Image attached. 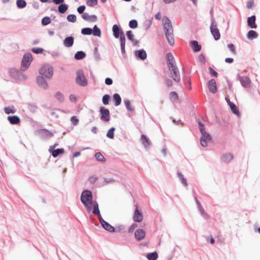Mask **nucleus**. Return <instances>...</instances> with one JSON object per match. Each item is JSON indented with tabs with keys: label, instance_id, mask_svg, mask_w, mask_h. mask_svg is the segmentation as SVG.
<instances>
[{
	"label": "nucleus",
	"instance_id": "1",
	"mask_svg": "<svg viewBox=\"0 0 260 260\" xmlns=\"http://www.w3.org/2000/svg\"><path fill=\"white\" fill-rule=\"evenodd\" d=\"M80 200L88 213L92 210V214L98 216L101 224L105 221L101 214L98 203L93 200L92 193L90 190L84 189L81 194Z\"/></svg>",
	"mask_w": 260,
	"mask_h": 260
},
{
	"label": "nucleus",
	"instance_id": "2",
	"mask_svg": "<svg viewBox=\"0 0 260 260\" xmlns=\"http://www.w3.org/2000/svg\"><path fill=\"white\" fill-rule=\"evenodd\" d=\"M164 31L169 44L173 46L175 40L173 34V26L170 20L167 17H164L162 19Z\"/></svg>",
	"mask_w": 260,
	"mask_h": 260
},
{
	"label": "nucleus",
	"instance_id": "3",
	"mask_svg": "<svg viewBox=\"0 0 260 260\" xmlns=\"http://www.w3.org/2000/svg\"><path fill=\"white\" fill-rule=\"evenodd\" d=\"M198 124L202 134V137L200 138L201 145L204 147H206L208 146L207 142L212 140L211 137L208 133L206 132L205 126L201 121L198 122Z\"/></svg>",
	"mask_w": 260,
	"mask_h": 260
},
{
	"label": "nucleus",
	"instance_id": "4",
	"mask_svg": "<svg viewBox=\"0 0 260 260\" xmlns=\"http://www.w3.org/2000/svg\"><path fill=\"white\" fill-rule=\"evenodd\" d=\"M32 59L33 57L31 53H24L21 60V70L23 71L27 70L29 67Z\"/></svg>",
	"mask_w": 260,
	"mask_h": 260
},
{
	"label": "nucleus",
	"instance_id": "5",
	"mask_svg": "<svg viewBox=\"0 0 260 260\" xmlns=\"http://www.w3.org/2000/svg\"><path fill=\"white\" fill-rule=\"evenodd\" d=\"M75 81L78 85L81 86L85 87L87 85L88 81L83 70L80 69L76 71Z\"/></svg>",
	"mask_w": 260,
	"mask_h": 260
},
{
	"label": "nucleus",
	"instance_id": "6",
	"mask_svg": "<svg viewBox=\"0 0 260 260\" xmlns=\"http://www.w3.org/2000/svg\"><path fill=\"white\" fill-rule=\"evenodd\" d=\"M39 73L46 78L51 79L53 74V68L50 64H46L39 70Z\"/></svg>",
	"mask_w": 260,
	"mask_h": 260
},
{
	"label": "nucleus",
	"instance_id": "7",
	"mask_svg": "<svg viewBox=\"0 0 260 260\" xmlns=\"http://www.w3.org/2000/svg\"><path fill=\"white\" fill-rule=\"evenodd\" d=\"M170 71L171 75L173 79L177 82H179L181 80L180 73L178 68L176 65L171 64L168 67Z\"/></svg>",
	"mask_w": 260,
	"mask_h": 260
},
{
	"label": "nucleus",
	"instance_id": "8",
	"mask_svg": "<svg viewBox=\"0 0 260 260\" xmlns=\"http://www.w3.org/2000/svg\"><path fill=\"white\" fill-rule=\"evenodd\" d=\"M100 113L101 120L105 122H108L110 120V112L108 109L102 106L100 108Z\"/></svg>",
	"mask_w": 260,
	"mask_h": 260
},
{
	"label": "nucleus",
	"instance_id": "9",
	"mask_svg": "<svg viewBox=\"0 0 260 260\" xmlns=\"http://www.w3.org/2000/svg\"><path fill=\"white\" fill-rule=\"evenodd\" d=\"M210 28L211 32L213 36L214 39L215 40H218L220 38V35L219 30L217 28L216 23L214 20H212Z\"/></svg>",
	"mask_w": 260,
	"mask_h": 260
},
{
	"label": "nucleus",
	"instance_id": "10",
	"mask_svg": "<svg viewBox=\"0 0 260 260\" xmlns=\"http://www.w3.org/2000/svg\"><path fill=\"white\" fill-rule=\"evenodd\" d=\"M238 79L240 82L241 85L247 88L249 87L250 84V80L247 76H240L237 77Z\"/></svg>",
	"mask_w": 260,
	"mask_h": 260
},
{
	"label": "nucleus",
	"instance_id": "11",
	"mask_svg": "<svg viewBox=\"0 0 260 260\" xmlns=\"http://www.w3.org/2000/svg\"><path fill=\"white\" fill-rule=\"evenodd\" d=\"M37 83L40 87L43 89H47L48 85L47 82L45 78L41 76H39L37 77Z\"/></svg>",
	"mask_w": 260,
	"mask_h": 260
},
{
	"label": "nucleus",
	"instance_id": "12",
	"mask_svg": "<svg viewBox=\"0 0 260 260\" xmlns=\"http://www.w3.org/2000/svg\"><path fill=\"white\" fill-rule=\"evenodd\" d=\"M38 133L41 138L44 139L50 138L53 136L52 132L45 128L40 129Z\"/></svg>",
	"mask_w": 260,
	"mask_h": 260
},
{
	"label": "nucleus",
	"instance_id": "13",
	"mask_svg": "<svg viewBox=\"0 0 260 260\" xmlns=\"http://www.w3.org/2000/svg\"><path fill=\"white\" fill-rule=\"evenodd\" d=\"M143 215L142 212H140L138 206H137L134 212L133 219L135 222H140L143 220Z\"/></svg>",
	"mask_w": 260,
	"mask_h": 260
},
{
	"label": "nucleus",
	"instance_id": "14",
	"mask_svg": "<svg viewBox=\"0 0 260 260\" xmlns=\"http://www.w3.org/2000/svg\"><path fill=\"white\" fill-rule=\"evenodd\" d=\"M74 43V37L71 36L67 37L63 41V45L68 48H70L73 46Z\"/></svg>",
	"mask_w": 260,
	"mask_h": 260
},
{
	"label": "nucleus",
	"instance_id": "15",
	"mask_svg": "<svg viewBox=\"0 0 260 260\" xmlns=\"http://www.w3.org/2000/svg\"><path fill=\"white\" fill-rule=\"evenodd\" d=\"M146 235L145 232L143 229H138L135 231V236L137 241L143 240Z\"/></svg>",
	"mask_w": 260,
	"mask_h": 260
},
{
	"label": "nucleus",
	"instance_id": "16",
	"mask_svg": "<svg viewBox=\"0 0 260 260\" xmlns=\"http://www.w3.org/2000/svg\"><path fill=\"white\" fill-rule=\"evenodd\" d=\"M9 74L10 76L14 79H20V75H21V72L15 68H12L9 70Z\"/></svg>",
	"mask_w": 260,
	"mask_h": 260
},
{
	"label": "nucleus",
	"instance_id": "17",
	"mask_svg": "<svg viewBox=\"0 0 260 260\" xmlns=\"http://www.w3.org/2000/svg\"><path fill=\"white\" fill-rule=\"evenodd\" d=\"M208 87L209 91L211 93H215L217 91V87L215 80L213 79L210 80L208 83Z\"/></svg>",
	"mask_w": 260,
	"mask_h": 260
},
{
	"label": "nucleus",
	"instance_id": "18",
	"mask_svg": "<svg viewBox=\"0 0 260 260\" xmlns=\"http://www.w3.org/2000/svg\"><path fill=\"white\" fill-rule=\"evenodd\" d=\"M234 158V155L231 153H226L221 156V160L224 163H229Z\"/></svg>",
	"mask_w": 260,
	"mask_h": 260
},
{
	"label": "nucleus",
	"instance_id": "19",
	"mask_svg": "<svg viewBox=\"0 0 260 260\" xmlns=\"http://www.w3.org/2000/svg\"><path fill=\"white\" fill-rule=\"evenodd\" d=\"M141 142L145 148L147 149L150 147L151 145V142L144 134L141 136Z\"/></svg>",
	"mask_w": 260,
	"mask_h": 260
},
{
	"label": "nucleus",
	"instance_id": "20",
	"mask_svg": "<svg viewBox=\"0 0 260 260\" xmlns=\"http://www.w3.org/2000/svg\"><path fill=\"white\" fill-rule=\"evenodd\" d=\"M7 119L11 124L16 125L20 122V118L17 115L9 116Z\"/></svg>",
	"mask_w": 260,
	"mask_h": 260
},
{
	"label": "nucleus",
	"instance_id": "21",
	"mask_svg": "<svg viewBox=\"0 0 260 260\" xmlns=\"http://www.w3.org/2000/svg\"><path fill=\"white\" fill-rule=\"evenodd\" d=\"M256 17L252 15L247 18V25L251 28H256L257 25L255 24Z\"/></svg>",
	"mask_w": 260,
	"mask_h": 260
},
{
	"label": "nucleus",
	"instance_id": "22",
	"mask_svg": "<svg viewBox=\"0 0 260 260\" xmlns=\"http://www.w3.org/2000/svg\"><path fill=\"white\" fill-rule=\"evenodd\" d=\"M135 54L137 57L141 59V60H144L147 57V53L144 49L136 51L135 52Z\"/></svg>",
	"mask_w": 260,
	"mask_h": 260
},
{
	"label": "nucleus",
	"instance_id": "23",
	"mask_svg": "<svg viewBox=\"0 0 260 260\" xmlns=\"http://www.w3.org/2000/svg\"><path fill=\"white\" fill-rule=\"evenodd\" d=\"M189 44L194 52H199L201 50V46L199 44L198 41H191Z\"/></svg>",
	"mask_w": 260,
	"mask_h": 260
},
{
	"label": "nucleus",
	"instance_id": "24",
	"mask_svg": "<svg viewBox=\"0 0 260 260\" xmlns=\"http://www.w3.org/2000/svg\"><path fill=\"white\" fill-rule=\"evenodd\" d=\"M52 156L54 158L57 157L60 154H62L64 152V149L62 148L54 149L52 151H49Z\"/></svg>",
	"mask_w": 260,
	"mask_h": 260
},
{
	"label": "nucleus",
	"instance_id": "25",
	"mask_svg": "<svg viewBox=\"0 0 260 260\" xmlns=\"http://www.w3.org/2000/svg\"><path fill=\"white\" fill-rule=\"evenodd\" d=\"M69 5L66 3H62L58 6V11L60 14H64L68 10Z\"/></svg>",
	"mask_w": 260,
	"mask_h": 260
},
{
	"label": "nucleus",
	"instance_id": "26",
	"mask_svg": "<svg viewBox=\"0 0 260 260\" xmlns=\"http://www.w3.org/2000/svg\"><path fill=\"white\" fill-rule=\"evenodd\" d=\"M102 226L106 231L111 232L113 233L114 232V226H112L110 223H109L108 222L105 221L102 224Z\"/></svg>",
	"mask_w": 260,
	"mask_h": 260
},
{
	"label": "nucleus",
	"instance_id": "27",
	"mask_svg": "<svg viewBox=\"0 0 260 260\" xmlns=\"http://www.w3.org/2000/svg\"><path fill=\"white\" fill-rule=\"evenodd\" d=\"M86 57V53L83 51H78L74 55V58L76 60H81Z\"/></svg>",
	"mask_w": 260,
	"mask_h": 260
},
{
	"label": "nucleus",
	"instance_id": "28",
	"mask_svg": "<svg viewBox=\"0 0 260 260\" xmlns=\"http://www.w3.org/2000/svg\"><path fill=\"white\" fill-rule=\"evenodd\" d=\"M258 37V34L254 30H250L247 34V38L249 40H253Z\"/></svg>",
	"mask_w": 260,
	"mask_h": 260
},
{
	"label": "nucleus",
	"instance_id": "29",
	"mask_svg": "<svg viewBox=\"0 0 260 260\" xmlns=\"http://www.w3.org/2000/svg\"><path fill=\"white\" fill-rule=\"evenodd\" d=\"M16 3L17 7L20 9L25 8L27 5L25 0H16Z\"/></svg>",
	"mask_w": 260,
	"mask_h": 260
},
{
	"label": "nucleus",
	"instance_id": "30",
	"mask_svg": "<svg viewBox=\"0 0 260 260\" xmlns=\"http://www.w3.org/2000/svg\"><path fill=\"white\" fill-rule=\"evenodd\" d=\"M148 260H156L158 258V254L156 251L148 253L146 255Z\"/></svg>",
	"mask_w": 260,
	"mask_h": 260
},
{
	"label": "nucleus",
	"instance_id": "31",
	"mask_svg": "<svg viewBox=\"0 0 260 260\" xmlns=\"http://www.w3.org/2000/svg\"><path fill=\"white\" fill-rule=\"evenodd\" d=\"M94 157L96 160L98 161L105 162L106 161V158L100 152H96L94 154Z\"/></svg>",
	"mask_w": 260,
	"mask_h": 260
},
{
	"label": "nucleus",
	"instance_id": "32",
	"mask_svg": "<svg viewBox=\"0 0 260 260\" xmlns=\"http://www.w3.org/2000/svg\"><path fill=\"white\" fill-rule=\"evenodd\" d=\"M93 33L92 34L94 36L100 37L101 36V30L100 28H99L96 25H94L93 28Z\"/></svg>",
	"mask_w": 260,
	"mask_h": 260
},
{
	"label": "nucleus",
	"instance_id": "33",
	"mask_svg": "<svg viewBox=\"0 0 260 260\" xmlns=\"http://www.w3.org/2000/svg\"><path fill=\"white\" fill-rule=\"evenodd\" d=\"M81 32L83 35H90L93 33V29L90 27H84L82 28Z\"/></svg>",
	"mask_w": 260,
	"mask_h": 260
},
{
	"label": "nucleus",
	"instance_id": "34",
	"mask_svg": "<svg viewBox=\"0 0 260 260\" xmlns=\"http://www.w3.org/2000/svg\"><path fill=\"white\" fill-rule=\"evenodd\" d=\"M4 111L7 114H14L16 112V110L14 106H9L5 107Z\"/></svg>",
	"mask_w": 260,
	"mask_h": 260
},
{
	"label": "nucleus",
	"instance_id": "35",
	"mask_svg": "<svg viewBox=\"0 0 260 260\" xmlns=\"http://www.w3.org/2000/svg\"><path fill=\"white\" fill-rule=\"evenodd\" d=\"M122 31L121 29L119 27L118 25L117 24H115L114 25V36L116 38H118L120 37L121 34L120 32Z\"/></svg>",
	"mask_w": 260,
	"mask_h": 260
},
{
	"label": "nucleus",
	"instance_id": "36",
	"mask_svg": "<svg viewBox=\"0 0 260 260\" xmlns=\"http://www.w3.org/2000/svg\"><path fill=\"white\" fill-rule=\"evenodd\" d=\"M27 107L29 111L31 113H35L36 112L38 107L37 106L33 103H28L27 104Z\"/></svg>",
	"mask_w": 260,
	"mask_h": 260
},
{
	"label": "nucleus",
	"instance_id": "37",
	"mask_svg": "<svg viewBox=\"0 0 260 260\" xmlns=\"http://www.w3.org/2000/svg\"><path fill=\"white\" fill-rule=\"evenodd\" d=\"M51 22V19L49 16L44 17L41 20V23L43 26H46L49 24Z\"/></svg>",
	"mask_w": 260,
	"mask_h": 260
},
{
	"label": "nucleus",
	"instance_id": "38",
	"mask_svg": "<svg viewBox=\"0 0 260 260\" xmlns=\"http://www.w3.org/2000/svg\"><path fill=\"white\" fill-rule=\"evenodd\" d=\"M177 176L179 178L180 181L185 186H187V183L186 179L184 177L183 175L182 174V173L180 172H177Z\"/></svg>",
	"mask_w": 260,
	"mask_h": 260
},
{
	"label": "nucleus",
	"instance_id": "39",
	"mask_svg": "<svg viewBox=\"0 0 260 260\" xmlns=\"http://www.w3.org/2000/svg\"><path fill=\"white\" fill-rule=\"evenodd\" d=\"M198 208L199 211H200L201 215L206 219L209 218L208 214L206 212L204 208L202 207V205H200L198 206Z\"/></svg>",
	"mask_w": 260,
	"mask_h": 260
},
{
	"label": "nucleus",
	"instance_id": "40",
	"mask_svg": "<svg viewBox=\"0 0 260 260\" xmlns=\"http://www.w3.org/2000/svg\"><path fill=\"white\" fill-rule=\"evenodd\" d=\"M167 60L168 61V67H170L171 64L175 65L174 64V58L171 53H169L167 54Z\"/></svg>",
	"mask_w": 260,
	"mask_h": 260
},
{
	"label": "nucleus",
	"instance_id": "41",
	"mask_svg": "<svg viewBox=\"0 0 260 260\" xmlns=\"http://www.w3.org/2000/svg\"><path fill=\"white\" fill-rule=\"evenodd\" d=\"M230 105V108L231 109V111H232V112L237 115L238 116H240V112L238 110V109H237V107H236V106L235 105V104H231Z\"/></svg>",
	"mask_w": 260,
	"mask_h": 260
},
{
	"label": "nucleus",
	"instance_id": "42",
	"mask_svg": "<svg viewBox=\"0 0 260 260\" xmlns=\"http://www.w3.org/2000/svg\"><path fill=\"white\" fill-rule=\"evenodd\" d=\"M54 97L60 102H63L64 101V96L63 94L60 91H57L54 95Z\"/></svg>",
	"mask_w": 260,
	"mask_h": 260
},
{
	"label": "nucleus",
	"instance_id": "43",
	"mask_svg": "<svg viewBox=\"0 0 260 260\" xmlns=\"http://www.w3.org/2000/svg\"><path fill=\"white\" fill-rule=\"evenodd\" d=\"M93 56L95 61H99L101 59L100 54L98 52V47H95L93 51Z\"/></svg>",
	"mask_w": 260,
	"mask_h": 260
},
{
	"label": "nucleus",
	"instance_id": "44",
	"mask_svg": "<svg viewBox=\"0 0 260 260\" xmlns=\"http://www.w3.org/2000/svg\"><path fill=\"white\" fill-rule=\"evenodd\" d=\"M170 99L171 101L175 102L178 100V95L176 92L172 91L170 93Z\"/></svg>",
	"mask_w": 260,
	"mask_h": 260
},
{
	"label": "nucleus",
	"instance_id": "45",
	"mask_svg": "<svg viewBox=\"0 0 260 260\" xmlns=\"http://www.w3.org/2000/svg\"><path fill=\"white\" fill-rule=\"evenodd\" d=\"M67 19L69 22L74 23L76 21L77 17L75 14H69L67 16Z\"/></svg>",
	"mask_w": 260,
	"mask_h": 260
},
{
	"label": "nucleus",
	"instance_id": "46",
	"mask_svg": "<svg viewBox=\"0 0 260 260\" xmlns=\"http://www.w3.org/2000/svg\"><path fill=\"white\" fill-rule=\"evenodd\" d=\"M115 98V106H118L120 104L121 102V99L120 96L118 93H115L114 94Z\"/></svg>",
	"mask_w": 260,
	"mask_h": 260
},
{
	"label": "nucleus",
	"instance_id": "47",
	"mask_svg": "<svg viewBox=\"0 0 260 260\" xmlns=\"http://www.w3.org/2000/svg\"><path fill=\"white\" fill-rule=\"evenodd\" d=\"M106 136L110 139H114V127H111L108 130Z\"/></svg>",
	"mask_w": 260,
	"mask_h": 260
},
{
	"label": "nucleus",
	"instance_id": "48",
	"mask_svg": "<svg viewBox=\"0 0 260 260\" xmlns=\"http://www.w3.org/2000/svg\"><path fill=\"white\" fill-rule=\"evenodd\" d=\"M86 4L89 7H94L98 4V0H86Z\"/></svg>",
	"mask_w": 260,
	"mask_h": 260
},
{
	"label": "nucleus",
	"instance_id": "49",
	"mask_svg": "<svg viewBox=\"0 0 260 260\" xmlns=\"http://www.w3.org/2000/svg\"><path fill=\"white\" fill-rule=\"evenodd\" d=\"M129 26L131 28H136L138 26V22L135 19L131 20L129 22Z\"/></svg>",
	"mask_w": 260,
	"mask_h": 260
},
{
	"label": "nucleus",
	"instance_id": "50",
	"mask_svg": "<svg viewBox=\"0 0 260 260\" xmlns=\"http://www.w3.org/2000/svg\"><path fill=\"white\" fill-rule=\"evenodd\" d=\"M44 49L42 48H32L31 51L36 54H41L43 53Z\"/></svg>",
	"mask_w": 260,
	"mask_h": 260
},
{
	"label": "nucleus",
	"instance_id": "51",
	"mask_svg": "<svg viewBox=\"0 0 260 260\" xmlns=\"http://www.w3.org/2000/svg\"><path fill=\"white\" fill-rule=\"evenodd\" d=\"M60 110L58 109H55L53 111H51L50 113V115L52 116L53 118L57 119L58 118L59 115L57 112H59Z\"/></svg>",
	"mask_w": 260,
	"mask_h": 260
},
{
	"label": "nucleus",
	"instance_id": "52",
	"mask_svg": "<svg viewBox=\"0 0 260 260\" xmlns=\"http://www.w3.org/2000/svg\"><path fill=\"white\" fill-rule=\"evenodd\" d=\"M124 104H125V106H126V109H127L128 110H129V111H134V108H132V107H131V102H130V101H129V100H125L124 101Z\"/></svg>",
	"mask_w": 260,
	"mask_h": 260
},
{
	"label": "nucleus",
	"instance_id": "53",
	"mask_svg": "<svg viewBox=\"0 0 260 260\" xmlns=\"http://www.w3.org/2000/svg\"><path fill=\"white\" fill-rule=\"evenodd\" d=\"M121 35L120 36V45L125 46V38L122 31L120 32Z\"/></svg>",
	"mask_w": 260,
	"mask_h": 260
},
{
	"label": "nucleus",
	"instance_id": "54",
	"mask_svg": "<svg viewBox=\"0 0 260 260\" xmlns=\"http://www.w3.org/2000/svg\"><path fill=\"white\" fill-rule=\"evenodd\" d=\"M125 229V226L122 224H118L115 226V232H120Z\"/></svg>",
	"mask_w": 260,
	"mask_h": 260
},
{
	"label": "nucleus",
	"instance_id": "55",
	"mask_svg": "<svg viewBox=\"0 0 260 260\" xmlns=\"http://www.w3.org/2000/svg\"><path fill=\"white\" fill-rule=\"evenodd\" d=\"M71 121L74 125H77L79 123V119L76 116H73L71 118Z\"/></svg>",
	"mask_w": 260,
	"mask_h": 260
},
{
	"label": "nucleus",
	"instance_id": "56",
	"mask_svg": "<svg viewBox=\"0 0 260 260\" xmlns=\"http://www.w3.org/2000/svg\"><path fill=\"white\" fill-rule=\"evenodd\" d=\"M126 35L128 40H129L131 41H132L134 39V36L131 30L127 31Z\"/></svg>",
	"mask_w": 260,
	"mask_h": 260
},
{
	"label": "nucleus",
	"instance_id": "57",
	"mask_svg": "<svg viewBox=\"0 0 260 260\" xmlns=\"http://www.w3.org/2000/svg\"><path fill=\"white\" fill-rule=\"evenodd\" d=\"M85 6L81 5L77 8V10L79 14H83L84 13V11H85Z\"/></svg>",
	"mask_w": 260,
	"mask_h": 260
},
{
	"label": "nucleus",
	"instance_id": "58",
	"mask_svg": "<svg viewBox=\"0 0 260 260\" xmlns=\"http://www.w3.org/2000/svg\"><path fill=\"white\" fill-rule=\"evenodd\" d=\"M228 48L230 49V50L234 54H236V49L235 48V46L233 44H230L228 45Z\"/></svg>",
	"mask_w": 260,
	"mask_h": 260
},
{
	"label": "nucleus",
	"instance_id": "59",
	"mask_svg": "<svg viewBox=\"0 0 260 260\" xmlns=\"http://www.w3.org/2000/svg\"><path fill=\"white\" fill-rule=\"evenodd\" d=\"M104 181L103 183V185H106L108 183L113 182L114 181V179L113 178H104Z\"/></svg>",
	"mask_w": 260,
	"mask_h": 260
},
{
	"label": "nucleus",
	"instance_id": "60",
	"mask_svg": "<svg viewBox=\"0 0 260 260\" xmlns=\"http://www.w3.org/2000/svg\"><path fill=\"white\" fill-rule=\"evenodd\" d=\"M97 20V16L95 15H89L88 21L90 22H94Z\"/></svg>",
	"mask_w": 260,
	"mask_h": 260
},
{
	"label": "nucleus",
	"instance_id": "61",
	"mask_svg": "<svg viewBox=\"0 0 260 260\" xmlns=\"http://www.w3.org/2000/svg\"><path fill=\"white\" fill-rule=\"evenodd\" d=\"M98 180V177L95 176H92L88 178V181L91 184L94 183Z\"/></svg>",
	"mask_w": 260,
	"mask_h": 260
},
{
	"label": "nucleus",
	"instance_id": "62",
	"mask_svg": "<svg viewBox=\"0 0 260 260\" xmlns=\"http://www.w3.org/2000/svg\"><path fill=\"white\" fill-rule=\"evenodd\" d=\"M209 73L211 76L217 77L218 76L217 73L214 71L211 67H209Z\"/></svg>",
	"mask_w": 260,
	"mask_h": 260
},
{
	"label": "nucleus",
	"instance_id": "63",
	"mask_svg": "<svg viewBox=\"0 0 260 260\" xmlns=\"http://www.w3.org/2000/svg\"><path fill=\"white\" fill-rule=\"evenodd\" d=\"M138 226V224L136 223H134L132 224V225L128 229V232L132 233L133 232L134 229L136 228Z\"/></svg>",
	"mask_w": 260,
	"mask_h": 260
},
{
	"label": "nucleus",
	"instance_id": "64",
	"mask_svg": "<svg viewBox=\"0 0 260 260\" xmlns=\"http://www.w3.org/2000/svg\"><path fill=\"white\" fill-rule=\"evenodd\" d=\"M199 61L202 63H205V56H204V55L203 54H201L199 55Z\"/></svg>",
	"mask_w": 260,
	"mask_h": 260
}]
</instances>
